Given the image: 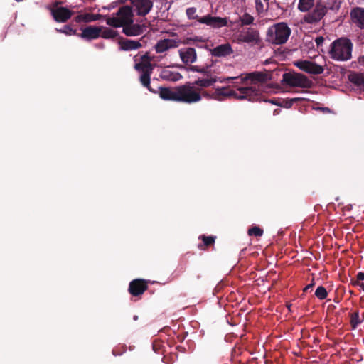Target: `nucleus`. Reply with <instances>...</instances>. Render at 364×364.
Returning a JSON list of instances; mask_svg holds the SVG:
<instances>
[{"label":"nucleus","instance_id":"obj_10","mask_svg":"<svg viewBox=\"0 0 364 364\" xmlns=\"http://www.w3.org/2000/svg\"><path fill=\"white\" fill-rule=\"evenodd\" d=\"M159 95L164 100L179 102V85L175 87H159Z\"/></svg>","mask_w":364,"mask_h":364},{"label":"nucleus","instance_id":"obj_8","mask_svg":"<svg viewBox=\"0 0 364 364\" xmlns=\"http://www.w3.org/2000/svg\"><path fill=\"white\" fill-rule=\"evenodd\" d=\"M133 11L129 6H123L116 13V16L109 19L107 23H133Z\"/></svg>","mask_w":364,"mask_h":364},{"label":"nucleus","instance_id":"obj_39","mask_svg":"<svg viewBox=\"0 0 364 364\" xmlns=\"http://www.w3.org/2000/svg\"><path fill=\"white\" fill-rule=\"evenodd\" d=\"M232 80H240V76L237 77H218V82L221 83H228Z\"/></svg>","mask_w":364,"mask_h":364},{"label":"nucleus","instance_id":"obj_46","mask_svg":"<svg viewBox=\"0 0 364 364\" xmlns=\"http://www.w3.org/2000/svg\"><path fill=\"white\" fill-rule=\"evenodd\" d=\"M314 279L312 280L311 283H310L309 284H308L307 286L305 287V288L304 289V291L306 292L309 289H312L313 287L314 286Z\"/></svg>","mask_w":364,"mask_h":364},{"label":"nucleus","instance_id":"obj_48","mask_svg":"<svg viewBox=\"0 0 364 364\" xmlns=\"http://www.w3.org/2000/svg\"><path fill=\"white\" fill-rule=\"evenodd\" d=\"M190 41H204V40H202L201 38H199L198 37H196L195 38H188L186 40V43H188Z\"/></svg>","mask_w":364,"mask_h":364},{"label":"nucleus","instance_id":"obj_42","mask_svg":"<svg viewBox=\"0 0 364 364\" xmlns=\"http://www.w3.org/2000/svg\"><path fill=\"white\" fill-rule=\"evenodd\" d=\"M256 8L258 11L263 9V5L259 0H256Z\"/></svg>","mask_w":364,"mask_h":364},{"label":"nucleus","instance_id":"obj_45","mask_svg":"<svg viewBox=\"0 0 364 364\" xmlns=\"http://www.w3.org/2000/svg\"><path fill=\"white\" fill-rule=\"evenodd\" d=\"M317 110H320L324 113H330L331 109L328 107H317L316 108Z\"/></svg>","mask_w":364,"mask_h":364},{"label":"nucleus","instance_id":"obj_14","mask_svg":"<svg viewBox=\"0 0 364 364\" xmlns=\"http://www.w3.org/2000/svg\"><path fill=\"white\" fill-rule=\"evenodd\" d=\"M300 70L314 75H319L323 73V68L315 62L301 60L295 64Z\"/></svg>","mask_w":364,"mask_h":364},{"label":"nucleus","instance_id":"obj_33","mask_svg":"<svg viewBox=\"0 0 364 364\" xmlns=\"http://www.w3.org/2000/svg\"><path fill=\"white\" fill-rule=\"evenodd\" d=\"M314 3V0H299L298 9L302 12L307 11L313 6Z\"/></svg>","mask_w":364,"mask_h":364},{"label":"nucleus","instance_id":"obj_36","mask_svg":"<svg viewBox=\"0 0 364 364\" xmlns=\"http://www.w3.org/2000/svg\"><path fill=\"white\" fill-rule=\"evenodd\" d=\"M263 230L259 226H253L247 231L249 236L261 237L263 235Z\"/></svg>","mask_w":364,"mask_h":364},{"label":"nucleus","instance_id":"obj_43","mask_svg":"<svg viewBox=\"0 0 364 364\" xmlns=\"http://www.w3.org/2000/svg\"><path fill=\"white\" fill-rule=\"evenodd\" d=\"M352 284L353 286H359L362 288V289L364 291V283L363 282H359L358 281H352Z\"/></svg>","mask_w":364,"mask_h":364},{"label":"nucleus","instance_id":"obj_1","mask_svg":"<svg viewBox=\"0 0 364 364\" xmlns=\"http://www.w3.org/2000/svg\"><path fill=\"white\" fill-rule=\"evenodd\" d=\"M240 82H233V87L231 89L230 86L221 87L215 89L210 97L216 100H223L226 97H233L240 100H247L251 102L257 101L259 99V90L252 87H242Z\"/></svg>","mask_w":364,"mask_h":364},{"label":"nucleus","instance_id":"obj_38","mask_svg":"<svg viewBox=\"0 0 364 364\" xmlns=\"http://www.w3.org/2000/svg\"><path fill=\"white\" fill-rule=\"evenodd\" d=\"M341 0H328V7L331 10H338L341 6Z\"/></svg>","mask_w":364,"mask_h":364},{"label":"nucleus","instance_id":"obj_30","mask_svg":"<svg viewBox=\"0 0 364 364\" xmlns=\"http://www.w3.org/2000/svg\"><path fill=\"white\" fill-rule=\"evenodd\" d=\"M77 24H64L62 28H56V30L66 35H75L77 32Z\"/></svg>","mask_w":364,"mask_h":364},{"label":"nucleus","instance_id":"obj_12","mask_svg":"<svg viewBox=\"0 0 364 364\" xmlns=\"http://www.w3.org/2000/svg\"><path fill=\"white\" fill-rule=\"evenodd\" d=\"M186 15L189 20H197L198 23H226L223 18L213 17L210 15H207L201 18H198L196 14V9L194 7L188 8L186 9Z\"/></svg>","mask_w":364,"mask_h":364},{"label":"nucleus","instance_id":"obj_53","mask_svg":"<svg viewBox=\"0 0 364 364\" xmlns=\"http://www.w3.org/2000/svg\"><path fill=\"white\" fill-rule=\"evenodd\" d=\"M134 320H137V319H138V316H134Z\"/></svg>","mask_w":364,"mask_h":364},{"label":"nucleus","instance_id":"obj_37","mask_svg":"<svg viewBox=\"0 0 364 364\" xmlns=\"http://www.w3.org/2000/svg\"><path fill=\"white\" fill-rule=\"evenodd\" d=\"M355 31L360 43H364V24H357Z\"/></svg>","mask_w":364,"mask_h":364},{"label":"nucleus","instance_id":"obj_11","mask_svg":"<svg viewBox=\"0 0 364 364\" xmlns=\"http://www.w3.org/2000/svg\"><path fill=\"white\" fill-rule=\"evenodd\" d=\"M149 281L143 279H135L130 282L128 291L134 296H139L148 289Z\"/></svg>","mask_w":364,"mask_h":364},{"label":"nucleus","instance_id":"obj_25","mask_svg":"<svg viewBox=\"0 0 364 364\" xmlns=\"http://www.w3.org/2000/svg\"><path fill=\"white\" fill-rule=\"evenodd\" d=\"M353 23H364V9L357 7L350 12Z\"/></svg>","mask_w":364,"mask_h":364},{"label":"nucleus","instance_id":"obj_21","mask_svg":"<svg viewBox=\"0 0 364 364\" xmlns=\"http://www.w3.org/2000/svg\"><path fill=\"white\" fill-rule=\"evenodd\" d=\"M212 55L216 57L227 56L232 53V48L229 43L222 44L212 50Z\"/></svg>","mask_w":364,"mask_h":364},{"label":"nucleus","instance_id":"obj_19","mask_svg":"<svg viewBox=\"0 0 364 364\" xmlns=\"http://www.w3.org/2000/svg\"><path fill=\"white\" fill-rule=\"evenodd\" d=\"M102 27L97 26H88L82 29V33L80 36L85 39L91 40L97 38L100 36Z\"/></svg>","mask_w":364,"mask_h":364},{"label":"nucleus","instance_id":"obj_28","mask_svg":"<svg viewBox=\"0 0 364 364\" xmlns=\"http://www.w3.org/2000/svg\"><path fill=\"white\" fill-rule=\"evenodd\" d=\"M350 316V323L353 329H355L360 324H361L364 318H361L360 316L359 311L357 310L353 313L349 314Z\"/></svg>","mask_w":364,"mask_h":364},{"label":"nucleus","instance_id":"obj_20","mask_svg":"<svg viewBox=\"0 0 364 364\" xmlns=\"http://www.w3.org/2000/svg\"><path fill=\"white\" fill-rule=\"evenodd\" d=\"M52 14L57 21H65L71 16V11L65 7H57L52 11Z\"/></svg>","mask_w":364,"mask_h":364},{"label":"nucleus","instance_id":"obj_23","mask_svg":"<svg viewBox=\"0 0 364 364\" xmlns=\"http://www.w3.org/2000/svg\"><path fill=\"white\" fill-rule=\"evenodd\" d=\"M160 77L164 80L172 82L178 81L183 77L181 73L168 69L163 70L160 73Z\"/></svg>","mask_w":364,"mask_h":364},{"label":"nucleus","instance_id":"obj_13","mask_svg":"<svg viewBox=\"0 0 364 364\" xmlns=\"http://www.w3.org/2000/svg\"><path fill=\"white\" fill-rule=\"evenodd\" d=\"M216 82H218V77L210 75L209 77L206 76V77H198L191 83L195 86V87H198L201 90L202 97L204 96L209 97L211 95L206 91H203V89L213 86Z\"/></svg>","mask_w":364,"mask_h":364},{"label":"nucleus","instance_id":"obj_22","mask_svg":"<svg viewBox=\"0 0 364 364\" xmlns=\"http://www.w3.org/2000/svg\"><path fill=\"white\" fill-rule=\"evenodd\" d=\"M120 49L123 50H136L141 47V44L138 41L122 39L119 41Z\"/></svg>","mask_w":364,"mask_h":364},{"label":"nucleus","instance_id":"obj_7","mask_svg":"<svg viewBox=\"0 0 364 364\" xmlns=\"http://www.w3.org/2000/svg\"><path fill=\"white\" fill-rule=\"evenodd\" d=\"M114 28L122 27V32L127 36H136L146 32L151 24H109Z\"/></svg>","mask_w":364,"mask_h":364},{"label":"nucleus","instance_id":"obj_29","mask_svg":"<svg viewBox=\"0 0 364 364\" xmlns=\"http://www.w3.org/2000/svg\"><path fill=\"white\" fill-rule=\"evenodd\" d=\"M348 79L352 83L358 86L364 85L363 73L353 72L348 75Z\"/></svg>","mask_w":364,"mask_h":364},{"label":"nucleus","instance_id":"obj_15","mask_svg":"<svg viewBox=\"0 0 364 364\" xmlns=\"http://www.w3.org/2000/svg\"><path fill=\"white\" fill-rule=\"evenodd\" d=\"M133 8L139 16H145L151 10L153 3L151 0H131Z\"/></svg>","mask_w":364,"mask_h":364},{"label":"nucleus","instance_id":"obj_3","mask_svg":"<svg viewBox=\"0 0 364 364\" xmlns=\"http://www.w3.org/2000/svg\"><path fill=\"white\" fill-rule=\"evenodd\" d=\"M202 100L201 90L190 82L179 85V102L191 105Z\"/></svg>","mask_w":364,"mask_h":364},{"label":"nucleus","instance_id":"obj_27","mask_svg":"<svg viewBox=\"0 0 364 364\" xmlns=\"http://www.w3.org/2000/svg\"><path fill=\"white\" fill-rule=\"evenodd\" d=\"M78 21H83L85 23H89L92 21L101 20V16L97 14H92L89 12H85L78 15L77 16Z\"/></svg>","mask_w":364,"mask_h":364},{"label":"nucleus","instance_id":"obj_32","mask_svg":"<svg viewBox=\"0 0 364 364\" xmlns=\"http://www.w3.org/2000/svg\"><path fill=\"white\" fill-rule=\"evenodd\" d=\"M300 100L299 97L291 99H282L279 100V102H273V105H276L285 108H290L294 102H297Z\"/></svg>","mask_w":364,"mask_h":364},{"label":"nucleus","instance_id":"obj_40","mask_svg":"<svg viewBox=\"0 0 364 364\" xmlns=\"http://www.w3.org/2000/svg\"><path fill=\"white\" fill-rule=\"evenodd\" d=\"M208 69V66H207L206 68H205V67L200 68V67L198 73H203L207 77H209L210 75H213L211 74L210 71H209Z\"/></svg>","mask_w":364,"mask_h":364},{"label":"nucleus","instance_id":"obj_31","mask_svg":"<svg viewBox=\"0 0 364 364\" xmlns=\"http://www.w3.org/2000/svg\"><path fill=\"white\" fill-rule=\"evenodd\" d=\"M102 27L100 36L104 38H114L118 36L117 31L107 27Z\"/></svg>","mask_w":364,"mask_h":364},{"label":"nucleus","instance_id":"obj_17","mask_svg":"<svg viewBox=\"0 0 364 364\" xmlns=\"http://www.w3.org/2000/svg\"><path fill=\"white\" fill-rule=\"evenodd\" d=\"M179 55L181 60L186 64L193 63L197 58L196 50L193 48L181 49L179 50Z\"/></svg>","mask_w":364,"mask_h":364},{"label":"nucleus","instance_id":"obj_34","mask_svg":"<svg viewBox=\"0 0 364 364\" xmlns=\"http://www.w3.org/2000/svg\"><path fill=\"white\" fill-rule=\"evenodd\" d=\"M315 296L320 300H323L328 296V291L323 286H319L315 291Z\"/></svg>","mask_w":364,"mask_h":364},{"label":"nucleus","instance_id":"obj_44","mask_svg":"<svg viewBox=\"0 0 364 364\" xmlns=\"http://www.w3.org/2000/svg\"><path fill=\"white\" fill-rule=\"evenodd\" d=\"M364 280V272H360L357 274V280L360 282V281Z\"/></svg>","mask_w":364,"mask_h":364},{"label":"nucleus","instance_id":"obj_24","mask_svg":"<svg viewBox=\"0 0 364 364\" xmlns=\"http://www.w3.org/2000/svg\"><path fill=\"white\" fill-rule=\"evenodd\" d=\"M153 70H150L148 71H145L141 73L140 76V82L141 85L147 88L150 92L153 93H156V92L151 88L150 86V80H151V75L152 73Z\"/></svg>","mask_w":364,"mask_h":364},{"label":"nucleus","instance_id":"obj_18","mask_svg":"<svg viewBox=\"0 0 364 364\" xmlns=\"http://www.w3.org/2000/svg\"><path fill=\"white\" fill-rule=\"evenodd\" d=\"M178 43L173 39H164L159 41L155 46V50L157 53H161L170 48H176Z\"/></svg>","mask_w":364,"mask_h":364},{"label":"nucleus","instance_id":"obj_16","mask_svg":"<svg viewBox=\"0 0 364 364\" xmlns=\"http://www.w3.org/2000/svg\"><path fill=\"white\" fill-rule=\"evenodd\" d=\"M327 12V8L323 4H318L314 10L308 15V23H316L321 21Z\"/></svg>","mask_w":364,"mask_h":364},{"label":"nucleus","instance_id":"obj_4","mask_svg":"<svg viewBox=\"0 0 364 364\" xmlns=\"http://www.w3.org/2000/svg\"><path fill=\"white\" fill-rule=\"evenodd\" d=\"M290 33L291 30L287 24H274L269 28L267 40L273 44H283L286 43Z\"/></svg>","mask_w":364,"mask_h":364},{"label":"nucleus","instance_id":"obj_9","mask_svg":"<svg viewBox=\"0 0 364 364\" xmlns=\"http://www.w3.org/2000/svg\"><path fill=\"white\" fill-rule=\"evenodd\" d=\"M237 39L241 42L257 46H259L262 42L258 31L252 28H247V30L240 31L238 34Z\"/></svg>","mask_w":364,"mask_h":364},{"label":"nucleus","instance_id":"obj_26","mask_svg":"<svg viewBox=\"0 0 364 364\" xmlns=\"http://www.w3.org/2000/svg\"><path fill=\"white\" fill-rule=\"evenodd\" d=\"M198 238H199V240L203 241L202 244L198 245V248L200 250H205V247H208L213 246L214 245L215 239H216V236H213V235L207 236L205 235H200Z\"/></svg>","mask_w":364,"mask_h":364},{"label":"nucleus","instance_id":"obj_50","mask_svg":"<svg viewBox=\"0 0 364 364\" xmlns=\"http://www.w3.org/2000/svg\"><path fill=\"white\" fill-rule=\"evenodd\" d=\"M213 25L214 28H220L222 26H227L228 24L223 23V24H213Z\"/></svg>","mask_w":364,"mask_h":364},{"label":"nucleus","instance_id":"obj_35","mask_svg":"<svg viewBox=\"0 0 364 364\" xmlns=\"http://www.w3.org/2000/svg\"><path fill=\"white\" fill-rule=\"evenodd\" d=\"M134 68L138 70V71H140L142 73L145 72L146 70L148 71V70H153V67L151 65V64L150 63H136L135 65H134Z\"/></svg>","mask_w":364,"mask_h":364},{"label":"nucleus","instance_id":"obj_49","mask_svg":"<svg viewBox=\"0 0 364 364\" xmlns=\"http://www.w3.org/2000/svg\"><path fill=\"white\" fill-rule=\"evenodd\" d=\"M199 66H197V65H193V66H191L190 68V70H192V71H195V72H198L199 71Z\"/></svg>","mask_w":364,"mask_h":364},{"label":"nucleus","instance_id":"obj_41","mask_svg":"<svg viewBox=\"0 0 364 364\" xmlns=\"http://www.w3.org/2000/svg\"><path fill=\"white\" fill-rule=\"evenodd\" d=\"M323 41H324V38L323 36H318L315 39V42H316L318 48L320 47L321 46H322Z\"/></svg>","mask_w":364,"mask_h":364},{"label":"nucleus","instance_id":"obj_52","mask_svg":"<svg viewBox=\"0 0 364 364\" xmlns=\"http://www.w3.org/2000/svg\"><path fill=\"white\" fill-rule=\"evenodd\" d=\"M269 102L270 103L273 104V102H279V100H269Z\"/></svg>","mask_w":364,"mask_h":364},{"label":"nucleus","instance_id":"obj_51","mask_svg":"<svg viewBox=\"0 0 364 364\" xmlns=\"http://www.w3.org/2000/svg\"><path fill=\"white\" fill-rule=\"evenodd\" d=\"M360 63L364 65V56L360 58Z\"/></svg>","mask_w":364,"mask_h":364},{"label":"nucleus","instance_id":"obj_2","mask_svg":"<svg viewBox=\"0 0 364 364\" xmlns=\"http://www.w3.org/2000/svg\"><path fill=\"white\" fill-rule=\"evenodd\" d=\"M353 44L346 38H341L332 43L329 51L331 58L336 60H348L351 58Z\"/></svg>","mask_w":364,"mask_h":364},{"label":"nucleus","instance_id":"obj_5","mask_svg":"<svg viewBox=\"0 0 364 364\" xmlns=\"http://www.w3.org/2000/svg\"><path fill=\"white\" fill-rule=\"evenodd\" d=\"M270 80H272V72L267 70L264 72L255 71L247 73L245 76L242 75L240 76V83L243 85L242 87H252L256 90V87L253 85L257 82H266ZM259 92H260L259 90Z\"/></svg>","mask_w":364,"mask_h":364},{"label":"nucleus","instance_id":"obj_6","mask_svg":"<svg viewBox=\"0 0 364 364\" xmlns=\"http://www.w3.org/2000/svg\"><path fill=\"white\" fill-rule=\"evenodd\" d=\"M282 82L290 86L302 88L311 87V82L305 75L299 73H285L282 76Z\"/></svg>","mask_w":364,"mask_h":364},{"label":"nucleus","instance_id":"obj_47","mask_svg":"<svg viewBox=\"0 0 364 364\" xmlns=\"http://www.w3.org/2000/svg\"><path fill=\"white\" fill-rule=\"evenodd\" d=\"M253 18L251 16L246 15V19L244 20L245 21H242V23H252Z\"/></svg>","mask_w":364,"mask_h":364}]
</instances>
